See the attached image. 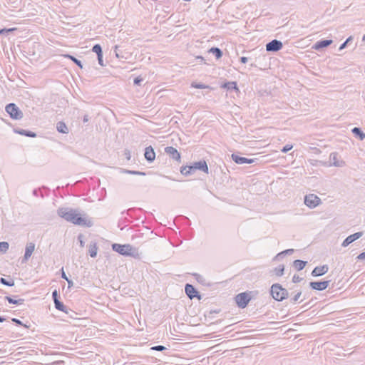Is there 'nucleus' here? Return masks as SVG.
Listing matches in <instances>:
<instances>
[{"instance_id": "f257e3e1", "label": "nucleus", "mask_w": 365, "mask_h": 365, "mask_svg": "<svg viewBox=\"0 0 365 365\" xmlns=\"http://www.w3.org/2000/svg\"><path fill=\"white\" fill-rule=\"evenodd\" d=\"M57 214L60 217L73 225L91 226V222L87 220L84 217L85 215L81 213L78 210L68 207H59L57 210Z\"/></svg>"}, {"instance_id": "f03ea898", "label": "nucleus", "mask_w": 365, "mask_h": 365, "mask_svg": "<svg viewBox=\"0 0 365 365\" xmlns=\"http://www.w3.org/2000/svg\"><path fill=\"white\" fill-rule=\"evenodd\" d=\"M269 293L272 298L277 302H282L289 297L288 291L279 283H274L271 286Z\"/></svg>"}, {"instance_id": "7ed1b4c3", "label": "nucleus", "mask_w": 365, "mask_h": 365, "mask_svg": "<svg viewBox=\"0 0 365 365\" xmlns=\"http://www.w3.org/2000/svg\"><path fill=\"white\" fill-rule=\"evenodd\" d=\"M112 250L125 257H135L137 250L130 244H112Z\"/></svg>"}, {"instance_id": "20e7f679", "label": "nucleus", "mask_w": 365, "mask_h": 365, "mask_svg": "<svg viewBox=\"0 0 365 365\" xmlns=\"http://www.w3.org/2000/svg\"><path fill=\"white\" fill-rule=\"evenodd\" d=\"M252 292H244L237 294L235 297V302L239 308H245L252 299Z\"/></svg>"}, {"instance_id": "39448f33", "label": "nucleus", "mask_w": 365, "mask_h": 365, "mask_svg": "<svg viewBox=\"0 0 365 365\" xmlns=\"http://www.w3.org/2000/svg\"><path fill=\"white\" fill-rule=\"evenodd\" d=\"M5 110L9 115L10 118L14 120H20L24 117L23 112L14 103L7 104L5 107Z\"/></svg>"}, {"instance_id": "423d86ee", "label": "nucleus", "mask_w": 365, "mask_h": 365, "mask_svg": "<svg viewBox=\"0 0 365 365\" xmlns=\"http://www.w3.org/2000/svg\"><path fill=\"white\" fill-rule=\"evenodd\" d=\"M96 352L93 350V354L95 353V356H93V361L95 362L94 365H106V351L101 346H95Z\"/></svg>"}, {"instance_id": "0eeeda50", "label": "nucleus", "mask_w": 365, "mask_h": 365, "mask_svg": "<svg viewBox=\"0 0 365 365\" xmlns=\"http://www.w3.org/2000/svg\"><path fill=\"white\" fill-rule=\"evenodd\" d=\"M338 153L336 152L331 153L329 156V159L331 162H322L319 161V163L324 166H335V167H342L345 165V162L343 160H339L338 158Z\"/></svg>"}, {"instance_id": "6e6552de", "label": "nucleus", "mask_w": 365, "mask_h": 365, "mask_svg": "<svg viewBox=\"0 0 365 365\" xmlns=\"http://www.w3.org/2000/svg\"><path fill=\"white\" fill-rule=\"evenodd\" d=\"M93 53L96 54L98 64L102 67L106 66L108 62L104 61L102 46L99 43L93 46Z\"/></svg>"}, {"instance_id": "1a4fd4ad", "label": "nucleus", "mask_w": 365, "mask_h": 365, "mask_svg": "<svg viewBox=\"0 0 365 365\" xmlns=\"http://www.w3.org/2000/svg\"><path fill=\"white\" fill-rule=\"evenodd\" d=\"M185 292L187 297L190 299L197 298V299L200 300L202 299L200 293L192 284L188 283L186 284L185 286Z\"/></svg>"}, {"instance_id": "9d476101", "label": "nucleus", "mask_w": 365, "mask_h": 365, "mask_svg": "<svg viewBox=\"0 0 365 365\" xmlns=\"http://www.w3.org/2000/svg\"><path fill=\"white\" fill-rule=\"evenodd\" d=\"M321 203V199L314 194H309L304 197V204L310 208H314Z\"/></svg>"}, {"instance_id": "9b49d317", "label": "nucleus", "mask_w": 365, "mask_h": 365, "mask_svg": "<svg viewBox=\"0 0 365 365\" xmlns=\"http://www.w3.org/2000/svg\"><path fill=\"white\" fill-rule=\"evenodd\" d=\"M331 280L313 281L309 282L311 289L317 291H324L329 285Z\"/></svg>"}, {"instance_id": "f8f14e48", "label": "nucleus", "mask_w": 365, "mask_h": 365, "mask_svg": "<svg viewBox=\"0 0 365 365\" xmlns=\"http://www.w3.org/2000/svg\"><path fill=\"white\" fill-rule=\"evenodd\" d=\"M283 47V43L281 41L273 39L266 44V51L268 52H277Z\"/></svg>"}, {"instance_id": "ddd939ff", "label": "nucleus", "mask_w": 365, "mask_h": 365, "mask_svg": "<svg viewBox=\"0 0 365 365\" xmlns=\"http://www.w3.org/2000/svg\"><path fill=\"white\" fill-rule=\"evenodd\" d=\"M165 153H167L169 157L178 162H180L181 155L178 150L173 146H168L165 148Z\"/></svg>"}, {"instance_id": "4468645a", "label": "nucleus", "mask_w": 365, "mask_h": 365, "mask_svg": "<svg viewBox=\"0 0 365 365\" xmlns=\"http://www.w3.org/2000/svg\"><path fill=\"white\" fill-rule=\"evenodd\" d=\"M364 235L363 232H357L352 235H350L346 238L344 239V240L341 243V246L344 247H347L351 243L354 242L356 240L359 239L361 237H362Z\"/></svg>"}, {"instance_id": "2eb2a0df", "label": "nucleus", "mask_w": 365, "mask_h": 365, "mask_svg": "<svg viewBox=\"0 0 365 365\" xmlns=\"http://www.w3.org/2000/svg\"><path fill=\"white\" fill-rule=\"evenodd\" d=\"M231 158L235 163L239 164V165L251 164L255 162V159L242 157L235 153L232 154Z\"/></svg>"}, {"instance_id": "dca6fc26", "label": "nucleus", "mask_w": 365, "mask_h": 365, "mask_svg": "<svg viewBox=\"0 0 365 365\" xmlns=\"http://www.w3.org/2000/svg\"><path fill=\"white\" fill-rule=\"evenodd\" d=\"M333 43L331 39H322L317 41L312 46V48L317 51L322 50L330 46Z\"/></svg>"}, {"instance_id": "f3484780", "label": "nucleus", "mask_w": 365, "mask_h": 365, "mask_svg": "<svg viewBox=\"0 0 365 365\" xmlns=\"http://www.w3.org/2000/svg\"><path fill=\"white\" fill-rule=\"evenodd\" d=\"M329 271V266L327 264H324L322 266H317L314 268L311 274L312 277H321Z\"/></svg>"}, {"instance_id": "a211bd4d", "label": "nucleus", "mask_w": 365, "mask_h": 365, "mask_svg": "<svg viewBox=\"0 0 365 365\" xmlns=\"http://www.w3.org/2000/svg\"><path fill=\"white\" fill-rule=\"evenodd\" d=\"M144 156L148 163H153L155 159V153L153 148L149 145L145 148Z\"/></svg>"}, {"instance_id": "6ab92c4d", "label": "nucleus", "mask_w": 365, "mask_h": 365, "mask_svg": "<svg viewBox=\"0 0 365 365\" xmlns=\"http://www.w3.org/2000/svg\"><path fill=\"white\" fill-rule=\"evenodd\" d=\"M193 165L196 170H200L206 174L209 173V168L207 162L205 160L194 162Z\"/></svg>"}, {"instance_id": "aec40b11", "label": "nucleus", "mask_w": 365, "mask_h": 365, "mask_svg": "<svg viewBox=\"0 0 365 365\" xmlns=\"http://www.w3.org/2000/svg\"><path fill=\"white\" fill-rule=\"evenodd\" d=\"M220 88L226 89L228 91H235L236 92H240L236 81H225L220 85Z\"/></svg>"}, {"instance_id": "412c9836", "label": "nucleus", "mask_w": 365, "mask_h": 365, "mask_svg": "<svg viewBox=\"0 0 365 365\" xmlns=\"http://www.w3.org/2000/svg\"><path fill=\"white\" fill-rule=\"evenodd\" d=\"M35 249V244L33 242L27 243L25 249L24 256L22 259V262H26L31 256Z\"/></svg>"}, {"instance_id": "4be33fe9", "label": "nucleus", "mask_w": 365, "mask_h": 365, "mask_svg": "<svg viewBox=\"0 0 365 365\" xmlns=\"http://www.w3.org/2000/svg\"><path fill=\"white\" fill-rule=\"evenodd\" d=\"M17 296H6L4 297L9 304L21 305L24 302V299L21 298L16 299Z\"/></svg>"}, {"instance_id": "5701e85b", "label": "nucleus", "mask_w": 365, "mask_h": 365, "mask_svg": "<svg viewBox=\"0 0 365 365\" xmlns=\"http://www.w3.org/2000/svg\"><path fill=\"white\" fill-rule=\"evenodd\" d=\"M14 131L16 133H18L19 135H24L26 137L35 138L37 135L36 133L33 131L28 130H24L21 128H14Z\"/></svg>"}, {"instance_id": "b1692460", "label": "nucleus", "mask_w": 365, "mask_h": 365, "mask_svg": "<svg viewBox=\"0 0 365 365\" xmlns=\"http://www.w3.org/2000/svg\"><path fill=\"white\" fill-rule=\"evenodd\" d=\"M351 132L360 140H363L365 138V133L360 128L354 127L352 128Z\"/></svg>"}, {"instance_id": "393cba45", "label": "nucleus", "mask_w": 365, "mask_h": 365, "mask_svg": "<svg viewBox=\"0 0 365 365\" xmlns=\"http://www.w3.org/2000/svg\"><path fill=\"white\" fill-rule=\"evenodd\" d=\"M307 264V261H304V260H302V259H295L293 262V267L297 271L302 270L306 267Z\"/></svg>"}, {"instance_id": "a878e982", "label": "nucleus", "mask_w": 365, "mask_h": 365, "mask_svg": "<svg viewBox=\"0 0 365 365\" xmlns=\"http://www.w3.org/2000/svg\"><path fill=\"white\" fill-rule=\"evenodd\" d=\"M56 129L58 132L63 134H67L69 132L68 128L63 121H59L56 123Z\"/></svg>"}, {"instance_id": "bb28decb", "label": "nucleus", "mask_w": 365, "mask_h": 365, "mask_svg": "<svg viewBox=\"0 0 365 365\" xmlns=\"http://www.w3.org/2000/svg\"><path fill=\"white\" fill-rule=\"evenodd\" d=\"M208 53H212L216 59H220L222 58V55H223V52L218 47H212L210 48L209 50H208Z\"/></svg>"}, {"instance_id": "cd10ccee", "label": "nucleus", "mask_w": 365, "mask_h": 365, "mask_svg": "<svg viewBox=\"0 0 365 365\" xmlns=\"http://www.w3.org/2000/svg\"><path fill=\"white\" fill-rule=\"evenodd\" d=\"M95 119L96 120H98L100 123L99 130H106L107 127V121L106 120V119L103 116H101L99 115H98Z\"/></svg>"}, {"instance_id": "c85d7f7f", "label": "nucleus", "mask_w": 365, "mask_h": 365, "mask_svg": "<svg viewBox=\"0 0 365 365\" xmlns=\"http://www.w3.org/2000/svg\"><path fill=\"white\" fill-rule=\"evenodd\" d=\"M190 86L192 88H198V89H205V88H207L210 90L213 89L211 86H210L208 85H205L204 83L195 82V81L192 82Z\"/></svg>"}, {"instance_id": "c756f323", "label": "nucleus", "mask_w": 365, "mask_h": 365, "mask_svg": "<svg viewBox=\"0 0 365 365\" xmlns=\"http://www.w3.org/2000/svg\"><path fill=\"white\" fill-rule=\"evenodd\" d=\"M276 276L281 277L284 272V265L279 264L272 271Z\"/></svg>"}, {"instance_id": "7c9ffc66", "label": "nucleus", "mask_w": 365, "mask_h": 365, "mask_svg": "<svg viewBox=\"0 0 365 365\" xmlns=\"http://www.w3.org/2000/svg\"><path fill=\"white\" fill-rule=\"evenodd\" d=\"M54 305L56 309L68 313V308L60 300L54 302Z\"/></svg>"}, {"instance_id": "2f4dec72", "label": "nucleus", "mask_w": 365, "mask_h": 365, "mask_svg": "<svg viewBox=\"0 0 365 365\" xmlns=\"http://www.w3.org/2000/svg\"><path fill=\"white\" fill-rule=\"evenodd\" d=\"M0 283L5 286L13 287L14 286V281L13 279L8 280L4 277L0 278Z\"/></svg>"}, {"instance_id": "473e14b6", "label": "nucleus", "mask_w": 365, "mask_h": 365, "mask_svg": "<svg viewBox=\"0 0 365 365\" xmlns=\"http://www.w3.org/2000/svg\"><path fill=\"white\" fill-rule=\"evenodd\" d=\"M294 252V249H287L284 251H282L281 252L278 253L275 257L274 259H278L279 256H285L287 255H292Z\"/></svg>"}, {"instance_id": "72a5a7b5", "label": "nucleus", "mask_w": 365, "mask_h": 365, "mask_svg": "<svg viewBox=\"0 0 365 365\" xmlns=\"http://www.w3.org/2000/svg\"><path fill=\"white\" fill-rule=\"evenodd\" d=\"M9 244L7 242H0V252L6 253L9 250Z\"/></svg>"}, {"instance_id": "f704fd0d", "label": "nucleus", "mask_w": 365, "mask_h": 365, "mask_svg": "<svg viewBox=\"0 0 365 365\" xmlns=\"http://www.w3.org/2000/svg\"><path fill=\"white\" fill-rule=\"evenodd\" d=\"M353 39H354V37L352 36H349L346 38V40L340 45L339 50L341 51V50L344 49L347 46V45L353 41Z\"/></svg>"}, {"instance_id": "c9c22d12", "label": "nucleus", "mask_w": 365, "mask_h": 365, "mask_svg": "<svg viewBox=\"0 0 365 365\" xmlns=\"http://www.w3.org/2000/svg\"><path fill=\"white\" fill-rule=\"evenodd\" d=\"M65 56L70 58L75 64H76L80 68H83L81 61L80 60H78V58H76V57H74L70 54H67Z\"/></svg>"}, {"instance_id": "e433bc0d", "label": "nucleus", "mask_w": 365, "mask_h": 365, "mask_svg": "<svg viewBox=\"0 0 365 365\" xmlns=\"http://www.w3.org/2000/svg\"><path fill=\"white\" fill-rule=\"evenodd\" d=\"M123 173L130 174V175H142V176H145L146 175V173L144 172L130 170H124Z\"/></svg>"}, {"instance_id": "4c0bfd02", "label": "nucleus", "mask_w": 365, "mask_h": 365, "mask_svg": "<svg viewBox=\"0 0 365 365\" xmlns=\"http://www.w3.org/2000/svg\"><path fill=\"white\" fill-rule=\"evenodd\" d=\"M192 275L195 277V279L202 284H205V279L197 273H194Z\"/></svg>"}, {"instance_id": "58836bf2", "label": "nucleus", "mask_w": 365, "mask_h": 365, "mask_svg": "<svg viewBox=\"0 0 365 365\" xmlns=\"http://www.w3.org/2000/svg\"><path fill=\"white\" fill-rule=\"evenodd\" d=\"M16 28H9V29H0V35H8L9 34L16 31Z\"/></svg>"}, {"instance_id": "ea45409f", "label": "nucleus", "mask_w": 365, "mask_h": 365, "mask_svg": "<svg viewBox=\"0 0 365 365\" xmlns=\"http://www.w3.org/2000/svg\"><path fill=\"white\" fill-rule=\"evenodd\" d=\"M118 48H119V46L118 45H115L114 46V52H115V56L118 58H123L124 56H123V55H122L121 52L119 51Z\"/></svg>"}, {"instance_id": "a19ab883", "label": "nucleus", "mask_w": 365, "mask_h": 365, "mask_svg": "<svg viewBox=\"0 0 365 365\" xmlns=\"http://www.w3.org/2000/svg\"><path fill=\"white\" fill-rule=\"evenodd\" d=\"M152 350L163 351L167 349V348L163 345H157L150 348Z\"/></svg>"}, {"instance_id": "79ce46f5", "label": "nucleus", "mask_w": 365, "mask_h": 365, "mask_svg": "<svg viewBox=\"0 0 365 365\" xmlns=\"http://www.w3.org/2000/svg\"><path fill=\"white\" fill-rule=\"evenodd\" d=\"M143 81V78L139 76L134 78L133 83L135 86H140Z\"/></svg>"}, {"instance_id": "37998d69", "label": "nucleus", "mask_w": 365, "mask_h": 365, "mask_svg": "<svg viewBox=\"0 0 365 365\" xmlns=\"http://www.w3.org/2000/svg\"><path fill=\"white\" fill-rule=\"evenodd\" d=\"M187 168H188V170H187V171L186 173H187V176L193 174L196 171V170L195 168V166L193 165L192 163L191 165H187Z\"/></svg>"}, {"instance_id": "c03bdc74", "label": "nucleus", "mask_w": 365, "mask_h": 365, "mask_svg": "<svg viewBox=\"0 0 365 365\" xmlns=\"http://www.w3.org/2000/svg\"><path fill=\"white\" fill-rule=\"evenodd\" d=\"M59 298H60V297H59V294H58V291L56 289L53 291V292H52V299L53 300V302L59 301Z\"/></svg>"}, {"instance_id": "a18cd8bd", "label": "nucleus", "mask_w": 365, "mask_h": 365, "mask_svg": "<svg viewBox=\"0 0 365 365\" xmlns=\"http://www.w3.org/2000/svg\"><path fill=\"white\" fill-rule=\"evenodd\" d=\"M302 295V292H298L291 299V302L294 304L296 303V302L298 301V299H299V297H301Z\"/></svg>"}, {"instance_id": "49530a36", "label": "nucleus", "mask_w": 365, "mask_h": 365, "mask_svg": "<svg viewBox=\"0 0 365 365\" xmlns=\"http://www.w3.org/2000/svg\"><path fill=\"white\" fill-rule=\"evenodd\" d=\"M292 148H293L292 145L287 144L286 145H284L282 148L281 151L284 153H286L289 152V150H291L292 149Z\"/></svg>"}, {"instance_id": "de8ad7c7", "label": "nucleus", "mask_w": 365, "mask_h": 365, "mask_svg": "<svg viewBox=\"0 0 365 365\" xmlns=\"http://www.w3.org/2000/svg\"><path fill=\"white\" fill-rule=\"evenodd\" d=\"M12 322H14L16 325H19V326H23L26 328H27L28 327L26 326L21 320H19V319H16V318H12L11 319Z\"/></svg>"}, {"instance_id": "09e8293b", "label": "nucleus", "mask_w": 365, "mask_h": 365, "mask_svg": "<svg viewBox=\"0 0 365 365\" xmlns=\"http://www.w3.org/2000/svg\"><path fill=\"white\" fill-rule=\"evenodd\" d=\"M303 279L302 277H300L299 275L297 274H294L292 277V282L293 283H299Z\"/></svg>"}, {"instance_id": "8fccbe9b", "label": "nucleus", "mask_w": 365, "mask_h": 365, "mask_svg": "<svg viewBox=\"0 0 365 365\" xmlns=\"http://www.w3.org/2000/svg\"><path fill=\"white\" fill-rule=\"evenodd\" d=\"M123 155L127 160H130L131 158L130 151L128 149H125L123 151Z\"/></svg>"}, {"instance_id": "3c124183", "label": "nucleus", "mask_w": 365, "mask_h": 365, "mask_svg": "<svg viewBox=\"0 0 365 365\" xmlns=\"http://www.w3.org/2000/svg\"><path fill=\"white\" fill-rule=\"evenodd\" d=\"M78 240L80 242V245L81 247H84V244H85V242H84V236L82 235V234H80L78 236Z\"/></svg>"}, {"instance_id": "603ef678", "label": "nucleus", "mask_w": 365, "mask_h": 365, "mask_svg": "<svg viewBox=\"0 0 365 365\" xmlns=\"http://www.w3.org/2000/svg\"><path fill=\"white\" fill-rule=\"evenodd\" d=\"M33 195H34L35 197H38V196H39V195H40L42 198L43 197V194L41 192H40V190H38V189H34V190H33Z\"/></svg>"}, {"instance_id": "864d4df0", "label": "nucleus", "mask_w": 365, "mask_h": 365, "mask_svg": "<svg viewBox=\"0 0 365 365\" xmlns=\"http://www.w3.org/2000/svg\"><path fill=\"white\" fill-rule=\"evenodd\" d=\"M188 168H187V165H185V166H182L180 168V173L185 176H187V173H187Z\"/></svg>"}, {"instance_id": "5fc2aeb1", "label": "nucleus", "mask_w": 365, "mask_h": 365, "mask_svg": "<svg viewBox=\"0 0 365 365\" xmlns=\"http://www.w3.org/2000/svg\"><path fill=\"white\" fill-rule=\"evenodd\" d=\"M61 278H62V279H65V280H68V277L66 276V273H65V272H64V270H63V267H62V268H61Z\"/></svg>"}, {"instance_id": "6e6d98bb", "label": "nucleus", "mask_w": 365, "mask_h": 365, "mask_svg": "<svg viewBox=\"0 0 365 365\" xmlns=\"http://www.w3.org/2000/svg\"><path fill=\"white\" fill-rule=\"evenodd\" d=\"M356 258L360 260L365 259V252L360 253Z\"/></svg>"}, {"instance_id": "4d7b16f0", "label": "nucleus", "mask_w": 365, "mask_h": 365, "mask_svg": "<svg viewBox=\"0 0 365 365\" xmlns=\"http://www.w3.org/2000/svg\"><path fill=\"white\" fill-rule=\"evenodd\" d=\"M248 61V58L245 57V56H242L240 58V61L242 63H246Z\"/></svg>"}, {"instance_id": "13d9d810", "label": "nucleus", "mask_w": 365, "mask_h": 365, "mask_svg": "<svg viewBox=\"0 0 365 365\" xmlns=\"http://www.w3.org/2000/svg\"><path fill=\"white\" fill-rule=\"evenodd\" d=\"M311 148V149L314 151V153H316V154H318V153H321V150H320L319 148H315V147H314V148Z\"/></svg>"}, {"instance_id": "bf43d9fd", "label": "nucleus", "mask_w": 365, "mask_h": 365, "mask_svg": "<svg viewBox=\"0 0 365 365\" xmlns=\"http://www.w3.org/2000/svg\"><path fill=\"white\" fill-rule=\"evenodd\" d=\"M88 247V255H89L91 257V244L88 245L87 246Z\"/></svg>"}, {"instance_id": "052dcab7", "label": "nucleus", "mask_w": 365, "mask_h": 365, "mask_svg": "<svg viewBox=\"0 0 365 365\" xmlns=\"http://www.w3.org/2000/svg\"><path fill=\"white\" fill-rule=\"evenodd\" d=\"M94 248H95V243H93V258L96 257V255H97V252L94 251Z\"/></svg>"}, {"instance_id": "680f3d73", "label": "nucleus", "mask_w": 365, "mask_h": 365, "mask_svg": "<svg viewBox=\"0 0 365 365\" xmlns=\"http://www.w3.org/2000/svg\"><path fill=\"white\" fill-rule=\"evenodd\" d=\"M68 284V287H71V286H73V281L70 279H68V280H66Z\"/></svg>"}, {"instance_id": "e2e57ef3", "label": "nucleus", "mask_w": 365, "mask_h": 365, "mask_svg": "<svg viewBox=\"0 0 365 365\" xmlns=\"http://www.w3.org/2000/svg\"><path fill=\"white\" fill-rule=\"evenodd\" d=\"M88 115H85L84 117H83V122H88Z\"/></svg>"}, {"instance_id": "0e129e2a", "label": "nucleus", "mask_w": 365, "mask_h": 365, "mask_svg": "<svg viewBox=\"0 0 365 365\" xmlns=\"http://www.w3.org/2000/svg\"><path fill=\"white\" fill-rule=\"evenodd\" d=\"M196 58L199 59V61H203L205 60L204 58L202 56H197L196 57Z\"/></svg>"}, {"instance_id": "69168bd1", "label": "nucleus", "mask_w": 365, "mask_h": 365, "mask_svg": "<svg viewBox=\"0 0 365 365\" xmlns=\"http://www.w3.org/2000/svg\"><path fill=\"white\" fill-rule=\"evenodd\" d=\"M5 320H6V319H5L4 317L0 316V322H4Z\"/></svg>"}, {"instance_id": "338daca9", "label": "nucleus", "mask_w": 365, "mask_h": 365, "mask_svg": "<svg viewBox=\"0 0 365 365\" xmlns=\"http://www.w3.org/2000/svg\"><path fill=\"white\" fill-rule=\"evenodd\" d=\"M219 312H220V311H216V310H215V311H213V312H212V311H211V312H210V314H212V313H218Z\"/></svg>"}, {"instance_id": "774afa93", "label": "nucleus", "mask_w": 365, "mask_h": 365, "mask_svg": "<svg viewBox=\"0 0 365 365\" xmlns=\"http://www.w3.org/2000/svg\"><path fill=\"white\" fill-rule=\"evenodd\" d=\"M362 41H365V34H364V35L363 36V37H362Z\"/></svg>"}]
</instances>
